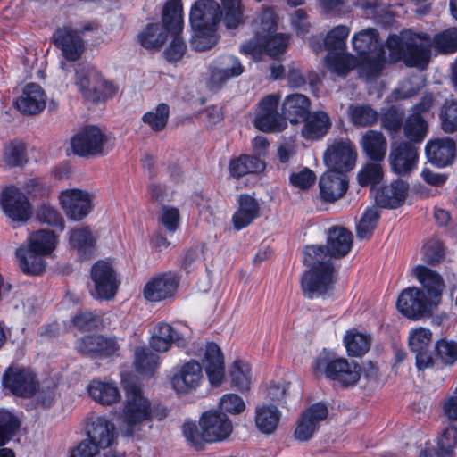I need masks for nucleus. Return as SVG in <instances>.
Segmentation results:
<instances>
[{"label":"nucleus","mask_w":457,"mask_h":457,"mask_svg":"<svg viewBox=\"0 0 457 457\" xmlns=\"http://www.w3.org/2000/svg\"><path fill=\"white\" fill-rule=\"evenodd\" d=\"M439 117L445 132L457 131V101H446L441 108Z\"/></svg>","instance_id":"nucleus-58"},{"label":"nucleus","mask_w":457,"mask_h":457,"mask_svg":"<svg viewBox=\"0 0 457 457\" xmlns=\"http://www.w3.org/2000/svg\"><path fill=\"white\" fill-rule=\"evenodd\" d=\"M352 44L361 58V74L368 79L378 77L385 63V52L378 43L377 29L368 28L355 33Z\"/></svg>","instance_id":"nucleus-8"},{"label":"nucleus","mask_w":457,"mask_h":457,"mask_svg":"<svg viewBox=\"0 0 457 457\" xmlns=\"http://www.w3.org/2000/svg\"><path fill=\"white\" fill-rule=\"evenodd\" d=\"M16 256L19 260L20 268L26 274L38 275L45 270L43 255L29 248L22 246L18 248Z\"/></svg>","instance_id":"nucleus-44"},{"label":"nucleus","mask_w":457,"mask_h":457,"mask_svg":"<svg viewBox=\"0 0 457 457\" xmlns=\"http://www.w3.org/2000/svg\"><path fill=\"white\" fill-rule=\"evenodd\" d=\"M169 118L170 106L161 103L143 114L142 122L153 132L159 133L165 129Z\"/></svg>","instance_id":"nucleus-47"},{"label":"nucleus","mask_w":457,"mask_h":457,"mask_svg":"<svg viewBox=\"0 0 457 457\" xmlns=\"http://www.w3.org/2000/svg\"><path fill=\"white\" fill-rule=\"evenodd\" d=\"M3 385L12 394L22 397H30L37 387L34 374L21 368H10L3 377Z\"/></svg>","instance_id":"nucleus-24"},{"label":"nucleus","mask_w":457,"mask_h":457,"mask_svg":"<svg viewBox=\"0 0 457 457\" xmlns=\"http://www.w3.org/2000/svg\"><path fill=\"white\" fill-rule=\"evenodd\" d=\"M357 153L353 143L348 139H335L324 153L325 164L334 171L342 173L353 169Z\"/></svg>","instance_id":"nucleus-14"},{"label":"nucleus","mask_w":457,"mask_h":457,"mask_svg":"<svg viewBox=\"0 0 457 457\" xmlns=\"http://www.w3.org/2000/svg\"><path fill=\"white\" fill-rule=\"evenodd\" d=\"M46 96L40 86L30 83L25 86L21 95L15 100L16 108L23 114L36 115L46 107Z\"/></svg>","instance_id":"nucleus-28"},{"label":"nucleus","mask_w":457,"mask_h":457,"mask_svg":"<svg viewBox=\"0 0 457 457\" xmlns=\"http://www.w3.org/2000/svg\"><path fill=\"white\" fill-rule=\"evenodd\" d=\"M396 306L405 317L419 320L437 307L436 302L427 297L425 292L418 287H408L400 294Z\"/></svg>","instance_id":"nucleus-12"},{"label":"nucleus","mask_w":457,"mask_h":457,"mask_svg":"<svg viewBox=\"0 0 457 457\" xmlns=\"http://www.w3.org/2000/svg\"><path fill=\"white\" fill-rule=\"evenodd\" d=\"M328 414V408L322 403H314L299 416L294 436L297 441L306 442L318 431L320 424Z\"/></svg>","instance_id":"nucleus-20"},{"label":"nucleus","mask_w":457,"mask_h":457,"mask_svg":"<svg viewBox=\"0 0 457 457\" xmlns=\"http://www.w3.org/2000/svg\"><path fill=\"white\" fill-rule=\"evenodd\" d=\"M418 160V148L408 142L393 145L388 155L392 171L403 176L408 175L416 168Z\"/></svg>","instance_id":"nucleus-23"},{"label":"nucleus","mask_w":457,"mask_h":457,"mask_svg":"<svg viewBox=\"0 0 457 457\" xmlns=\"http://www.w3.org/2000/svg\"><path fill=\"white\" fill-rule=\"evenodd\" d=\"M4 160L9 166H21L27 162L25 144L21 141H12L4 149Z\"/></svg>","instance_id":"nucleus-54"},{"label":"nucleus","mask_w":457,"mask_h":457,"mask_svg":"<svg viewBox=\"0 0 457 457\" xmlns=\"http://www.w3.org/2000/svg\"><path fill=\"white\" fill-rule=\"evenodd\" d=\"M392 61H403L406 66L424 69L428 64L431 48L444 54L457 51V27L448 29L431 38L411 29L393 34L386 39Z\"/></svg>","instance_id":"nucleus-2"},{"label":"nucleus","mask_w":457,"mask_h":457,"mask_svg":"<svg viewBox=\"0 0 457 457\" xmlns=\"http://www.w3.org/2000/svg\"><path fill=\"white\" fill-rule=\"evenodd\" d=\"M379 162H380L367 163L361 169L357 175L360 185L365 187L380 183L384 173L382 165Z\"/></svg>","instance_id":"nucleus-56"},{"label":"nucleus","mask_w":457,"mask_h":457,"mask_svg":"<svg viewBox=\"0 0 457 457\" xmlns=\"http://www.w3.org/2000/svg\"><path fill=\"white\" fill-rule=\"evenodd\" d=\"M160 365V357L145 347H136L134 351V367L144 376H152Z\"/></svg>","instance_id":"nucleus-45"},{"label":"nucleus","mask_w":457,"mask_h":457,"mask_svg":"<svg viewBox=\"0 0 457 457\" xmlns=\"http://www.w3.org/2000/svg\"><path fill=\"white\" fill-rule=\"evenodd\" d=\"M360 145L366 156L373 162H382L386 157L387 140L381 131H365L360 139Z\"/></svg>","instance_id":"nucleus-34"},{"label":"nucleus","mask_w":457,"mask_h":457,"mask_svg":"<svg viewBox=\"0 0 457 457\" xmlns=\"http://www.w3.org/2000/svg\"><path fill=\"white\" fill-rule=\"evenodd\" d=\"M199 426L201 429L195 422L187 421L182 427L185 438L195 449H202L205 443L222 442L233 431L231 420L217 410L204 412Z\"/></svg>","instance_id":"nucleus-5"},{"label":"nucleus","mask_w":457,"mask_h":457,"mask_svg":"<svg viewBox=\"0 0 457 457\" xmlns=\"http://www.w3.org/2000/svg\"><path fill=\"white\" fill-rule=\"evenodd\" d=\"M57 242V236L53 231L41 229L29 236L28 248L39 254L48 255L56 248Z\"/></svg>","instance_id":"nucleus-46"},{"label":"nucleus","mask_w":457,"mask_h":457,"mask_svg":"<svg viewBox=\"0 0 457 457\" xmlns=\"http://www.w3.org/2000/svg\"><path fill=\"white\" fill-rule=\"evenodd\" d=\"M437 357L446 364L457 360V344L452 341L439 340L436 345Z\"/></svg>","instance_id":"nucleus-63"},{"label":"nucleus","mask_w":457,"mask_h":457,"mask_svg":"<svg viewBox=\"0 0 457 457\" xmlns=\"http://www.w3.org/2000/svg\"><path fill=\"white\" fill-rule=\"evenodd\" d=\"M0 206L4 213L14 222H25L32 216V207L27 196L15 187L2 191Z\"/></svg>","instance_id":"nucleus-17"},{"label":"nucleus","mask_w":457,"mask_h":457,"mask_svg":"<svg viewBox=\"0 0 457 457\" xmlns=\"http://www.w3.org/2000/svg\"><path fill=\"white\" fill-rule=\"evenodd\" d=\"M59 203L69 220L80 221L93 210L94 195L81 189H66L60 193Z\"/></svg>","instance_id":"nucleus-13"},{"label":"nucleus","mask_w":457,"mask_h":457,"mask_svg":"<svg viewBox=\"0 0 457 457\" xmlns=\"http://www.w3.org/2000/svg\"><path fill=\"white\" fill-rule=\"evenodd\" d=\"M232 385L240 391H247L252 384L251 369L248 364L236 361L233 362L231 370Z\"/></svg>","instance_id":"nucleus-52"},{"label":"nucleus","mask_w":457,"mask_h":457,"mask_svg":"<svg viewBox=\"0 0 457 457\" xmlns=\"http://www.w3.org/2000/svg\"><path fill=\"white\" fill-rule=\"evenodd\" d=\"M54 45L61 49L64 58L75 62L80 58L85 51V42L78 29L71 25L58 28L53 35Z\"/></svg>","instance_id":"nucleus-21"},{"label":"nucleus","mask_w":457,"mask_h":457,"mask_svg":"<svg viewBox=\"0 0 457 457\" xmlns=\"http://www.w3.org/2000/svg\"><path fill=\"white\" fill-rule=\"evenodd\" d=\"M350 34V28L346 25H338L331 29L325 37L313 36L309 44L312 49L319 53L323 49L328 53H343L346 51V39Z\"/></svg>","instance_id":"nucleus-26"},{"label":"nucleus","mask_w":457,"mask_h":457,"mask_svg":"<svg viewBox=\"0 0 457 457\" xmlns=\"http://www.w3.org/2000/svg\"><path fill=\"white\" fill-rule=\"evenodd\" d=\"M20 427L17 418L7 411H0V447L6 445Z\"/></svg>","instance_id":"nucleus-55"},{"label":"nucleus","mask_w":457,"mask_h":457,"mask_svg":"<svg viewBox=\"0 0 457 457\" xmlns=\"http://www.w3.org/2000/svg\"><path fill=\"white\" fill-rule=\"evenodd\" d=\"M161 224L169 232H175L180 223V215L177 208L164 205L159 217Z\"/></svg>","instance_id":"nucleus-61"},{"label":"nucleus","mask_w":457,"mask_h":457,"mask_svg":"<svg viewBox=\"0 0 457 457\" xmlns=\"http://www.w3.org/2000/svg\"><path fill=\"white\" fill-rule=\"evenodd\" d=\"M303 260L311 268L302 278L303 294L314 298L327 293L334 282V267L328 251L321 245H308Z\"/></svg>","instance_id":"nucleus-4"},{"label":"nucleus","mask_w":457,"mask_h":457,"mask_svg":"<svg viewBox=\"0 0 457 457\" xmlns=\"http://www.w3.org/2000/svg\"><path fill=\"white\" fill-rule=\"evenodd\" d=\"M412 272L425 289L427 297L436 301L437 306L440 303L441 295L445 289V282L442 276L423 265L416 266Z\"/></svg>","instance_id":"nucleus-31"},{"label":"nucleus","mask_w":457,"mask_h":457,"mask_svg":"<svg viewBox=\"0 0 457 457\" xmlns=\"http://www.w3.org/2000/svg\"><path fill=\"white\" fill-rule=\"evenodd\" d=\"M76 347L84 355L109 356L119 350V345L115 339L107 338L102 335L85 336L78 341Z\"/></svg>","instance_id":"nucleus-29"},{"label":"nucleus","mask_w":457,"mask_h":457,"mask_svg":"<svg viewBox=\"0 0 457 457\" xmlns=\"http://www.w3.org/2000/svg\"><path fill=\"white\" fill-rule=\"evenodd\" d=\"M124 390L125 401L120 413L124 436H134L142 429L145 422L151 421L153 419L160 420L167 416L166 408L152 407L151 402L144 395L138 386L126 383Z\"/></svg>","instance_id":"nucleus-3"},{"label":"nucleus","mask_w":457,"mask_h":457,"mask_svg":"<svg viewBox=\"0 0 457 457\" xmlns=\"http://www.w3.org/2000/svg\"><path fill=\"white\" fill-rule=\"evenodd\" d=\"M403 130L408 143L420 144L428 135V124L423 116L411 113L403 121Z\"/></svg>","instance_id":"nucleus-42"},{"label":"nucleus","mask_w":457,"mask_h":457,"mask_svg":"<svg viewBox=\"0 0 457 457\" xmlns=\"http://www.w3.org/2000/svg\"><path fill=\"white\" fill-rule=\"evenodd\" d=\"M379 213L377 209H368L362 215L359 223L356 226L357 237L360 239L370 238L375 229Z\"/></svg>","instance_id":"nucleus-57"},{"label":"nucleus","mask_w":457,"mask_h":457,"mask_svg":"<svg viewBox=\"0 0 457 457\" xmlns=\"http://www.w3.org/2000/svg\"><path fill=\"white\" fill-rule=\"evenodd\" d=\"M203 369L199 362L190 361L179 367L171 377L172 388L179 394L196 390L203 381Z\"/></svg>","instance_id":"nucleus-22"},{"label":"nucleus","mask_w":457,"mask_h":457,"mask_svg":"<svg viewBox=\"0 0 457 457\" xmlns=\"http://www.w3.org/2000/svg\"><path fill=\"white\" fill-rule=\"evenodd\" d=\"M37 219L49 226L59 228L61 231L64 230V220L60 212L53 206L42 205L38 210Z\"/></svg>","instance_id":"nucleus-60"},{"label":"nucleus","mask_w":457,"mask_h":457,"mask_svg":"<svg viewBox=\"0 0 457 457\" xmlns=\"http://www.w3.org/2000/svg\"><path fill=\"white\" fill-rule=\"evenodd\" d=\"M162 23L149 24L138 35L140 44L147 49L160 48L167 40L166 31L179 34L183 28L182 4L180 0H169L163 7Z\"/></svg>","instance_id":"nucleus-7"},{"label":"nucleus","mask_w":457,"mask_h":457,"mask_svg":"<svg viewBox=\"0 0 457 457\" xmlns=\"http://www.w3.org/2000/svg\"><path fill=\"white\" fill-rule=\"evenodd\" d=\"M219 407L228 413L239 414L245 411V403L239 395L230 393L220 398Z\"/></svg>","instance_id":"nucleus-62"},{"label":"nucleus","mask_w":457,"mask_h":457,"mask_svg":"<svg viewBox=\"0 0 457 457\" xmlns=\"http://www.w3.org/2000/svg\"><path fill=\"white\" fill-rule=\"evenodd\" d=\"M352 243V233L344 228L336 227L328 233L326 249L330 257L340 258L349 253Z\"/></svg>","instance_id":"nucleus-39"},{"label":"nucleus","mask_w":457,"mask_h":457,"mask_svg":"<svg viewBox=\"0 0 457 457\" xmlns=\"http://www.w3.org/2000/svg\"><path fill=\"white\" fill-rule=\"evenodd\" d=\"M188 335L189 328L184 324L171 326L161 322L154 328L149 344L155 352L165 353L173 344L179 347H185Z\"/></svg>","instance_id":"nucleus-15"},{"label":"nucleus","mask_w":457,"mask_h":457,"mask_svg":"<svg viewBox=\"0 0 457 457\" xmlns=\"http://www.w3.org/2000/svg\"><path fill=\"white\" fill-rule=\"evenodd\" d=\"M356 64V59L345 52L328 53L326 57L328 69L339 76H345Z\"/></svg>","instance_id":"nucleus-50"},{"label":"nucleus","mask_w":457,"mask_h":457,"mask_svg":"<svg viewBox=\"0 0 457 457\" xmlns=\"http://www.w3.org/2000/svg\"><path fill=\"white\" fill-rule=\"evenodd\" d=\"M314 374L325 375L345 386L355 384L361 377V367L354 362H349L344 358L334 359L327 353L320 354L314 361Z\"/></svg>","instance_id":"nucleus-9"},{"label":"nucleus","mask_w":457,"mask_h":457,"mask_svg":"<svg viewBox=\"0 0 457 457\" xmlns=\"http://www.w3.org/2000/svg\"><path fill=\"white\" fill-rule=\"evenodd\" d=\"M90 397L102 405H112L120 400V394L114 382L92 380L87 386Z\"/></svg>","instance_id":"nucleus-40"},{"label":"nucleus","mask_w":457,"mask_h":457,"mask_svg":"<svg viewBox=\"0 0 457 457\" xmlns=\"http://www.w3.org/2000/svg\"><path fill=\"white\" fill-rule=\"evenodd\" d=\"M72 323L79 330H91L99 326L101 320L92 312H81L73 317Z\"/></svg>","instance_id":"nucleus-64"},{"label":"nucleus","mask_w":457,"mask_h":457,"mask_svg":"<svg viewBox=\"0 0 457 457\" xmlns=\"http://www.w3.org/2000/svg\"><path fill=\"white\" fill-rule=\"evenodd\" d=\"M457 442V428L453 425L446 427L437 440L438 457H451Z\"/></svg>","instance_id":"nucleus-53"},{"label":"nucleus","mask_w":457,"mask_h":457,"mask_svg":"<svg viewBox=\"0 0 457 457\" xmlns=\"http://www.w3.org/2000/svg\"><path fill=\"white\" fill-rule=\"evenodd\" d=\"M432 333L428 328H418L410 331L408 343L412 353L430 348Z\"/></svg>","instance_id":"nucleus-59"},{"label":"nucleus","mask_w":457,"mask_h":457,"mask_svg":"<svg viewBox=\"0 0 457 457\" xmlns=\"http://www.w3.org/2000/svg\"><path fill=\"white\" fill-rule=\"evenodd\" d=\"M202 362L210 382L212 385L220 384L225 375L224 358L216 344H206Z\"/></svg>","instance_id":"nucleus-30"},{"label":"nucleus","mask_w":457,"mask_h":457,"mask_svg":"<svg viewBox=\"0 0 457 457\" xmlns=\"http://www.w3.org/2000/svg\"><path fill=\"white\" fill-rule=\"evenodd\" d=\"M72 152L82 157L106 154L112 148L108 137L96 126L80 129L71 141Z\"/></svg>","instance_id":"nucleus-11"},{"label":"nucleus","mask_w":457,"mask_h":457,"mask_svg":"<svg viewBox=\"0 0 457 457\" xmlns=\"http://www.w3.org/2000/svg\"><path fill=\"white\" fill-rule=\"evenodd\" d=\"M347 112L351 122L357 127H370L378 120V112L369 104H352Z\"/></svg>","instance_id":"nucleus-49"},{"label":"nucleus","mask_w":457,"mask_h":457,"mask_svg":"<svg viewBox=\"0 0 457 457\" xmlns=\"http://www.w3.org/2000/svg\"><path fill=\"white\" fill-rule=\"evenodd\" d=\"M68 240L70 247L82 260L89 258L95 251L96 237L88 227L80 226L70 229Z\"/></svg>","instance_id":"nucleus-33"},{"label":"nucleus","mask_w":457,"mask_h":457,"mask_svg":"<svg viewBox=\"0 0 457 457\" xmlns=\"http://www.w3.org/2000/svg\"><path fill=\"white\" fill-rule=\"evenodd\" d=\"M261 24L254 37L241 45L240 52L247 55H257L262 53L270 57L283 54L288 46L289 37L284 33H277V20L274 12L265 10L261 15Z\"/></svg>","instance_id":"nucleus-6"},{"label":"nucleus","mask_w":457,"mask_h":457,"mask_svg":"<svg viewBox=\"0 0 457 457\" xmlns=\"http://www.w3.org/2000/svg\"><path fill=\"white\" fill-rule=\"evenodd\" d=\"M260 215V204L250 195H241L238 199V209L233 214V226L241 230L249 226Z\"/></svg>","instance_id":"nucleus-38"},{"label":"nucleus","mask_w":457,"mask_h":457,"mask_svg":"<svg viewBox=\"0 0 457 457\" xmlns=\"http://www.w3.org/2000/svg\"><path fill=\"white\" fill-rule=\"evenodd\" d=\"M301 129L302 137L310 141H317L324 137L331 127V120L328 113L317 111L310 113L303 120Z\"/></svg>","instance_id":"nucleus-35"},{"label":"nucleus","mask_w":457,"mask_h":457,"mask_svg":"<svg viewBox=\"0 0 457 457\" xmlns=\"http://www.w3.org/2000/svg\"><path fill=\"white\" fill-rule=\"evenodd\" d=\"M278 103L279 96L273 94L261 100L254 120L258 129L264 132H276L287 127V122L278 114Z\"/></svg>","instance_id":"nucleus-19"},{"label":"nucleus","mask_w":457,"mask_h":457,"mask_svg":"<svg viewBox=\"0 0 457 457\" xmlns=\"http://www.w3.org/2000/svg\"><path fill=\"white\" fill-rule=\"evenodd\" d=\"M265 163L259 157L252 155H241L233 159L229 163V170L232 176L239 178L248 173H256L263 170Z\"/></svg>","instance_id":"nucleus-48"},{"label":"nucleus","mask_w":457,"mask_h":457,"mask_svg":"<svg viewBox=\"0 0 457 457\" xmlns=\"http://www.w3.org/2000/svg\"><path fill=\"white\" fill-rule=\"evenodd\" d=\"M189 20L194 31L192 47L203 52L217 43L220 21L232 29L243 24L245 17L241 0H198L191 8Z\"/></svg>","instance_id":"nucleus-1"},{"label":"nucleus","mask_w":457,"mask_h":457,"mask_svg":"<svg viewBox=\"0 0 457 457\" xmlns=\"http://www.w3.org/2000/svg\"><path fill=\"white\" fill-rule=\"evenodd\" d=\"M280 413L276 407L263 406L256 410L255 423L258 428L265 433L275 431L279 421Z\"/></svg>","instance_id":"nucleus-51"},{"label":"nucleus","mask_w":457,"mask_h":457,"mask_svg":"<svg viewBox=\"0 0 457 457\" xmlns=\"http://www.w3.org/2000/svg\"><path fill=\"white\" fill-rule=\"evenodd\" d=\"M310 99L303 94L288 95L282 104V113L291 123H299L310 114Z\"/></svg>","instance_id":"nucleus-37"},{"label":"nucleus","mask_w":457,"mask_h":457,"mask_svg":"<svg viewBox=\"0 0 457 457\" xmlns=\"http://www.w3.org/2000/svg\"><path fill=\"white\" fill-rule=\"evenodd\" d=\"M86 431L87 437L85 440L96 446L99 452L112 447L118 438V431L114 423L103 416L91 415L88 417Z\"/></svg>","instance_id":"nucleus-16"},{"label":"nucleus","mask_w":457,"mask_h":457,"mask_svg":"<svg viewBox=\"0 0 457 457\" xmlns=\"http://www.w3.org/2000/svg\"><path fill=\"white\" fill-rule=\"evenodd\" d=\"M76 85L84 97L93 102L112 96L117 89L104 79L96 69L89 64H79L76 69Z\"/></svg>","instance_id":"nucleus-10"},{"label":"nucleus","mask_w":457,"mask_h":457,"mask_svg":"<svg viewBox=\"0 0 457 457\" xmlns=\"http://www.w3.org/2000/svg\"><path fill=\"white\" fill-rule=\"evenodd\" d=\"M372 338L369 334L358 331L355 328L347 330L343 342L350 356L361 357L370 348Z\"/></svg>","instance_id":"nucleus-43"},{"label":"nucleus","mask_w":457,"mask_h":457,"mask_svg":"<svg viewBox=\"0 0 457 457\" xmlns=\"http://www.w3.org/2000/svg\"><path fill=\"white\" fill-rule=\"evenodd\" d=\"M91 279L94 289L91 295L96 299L110 300L114 297L118 282L116 274L111 264L104 261H98L91 269Z\"/></svg>","instance_id":"nucleus-18"},{"label":"nucleus","mask_w":457,"mask_h":457,"mask_svg":"<svg viewBox=\"0 0 457 457\" xmlns=\"http://www.w3.org/2000/svg\"><path fill=\"white\" fill-rule=\"evenodd\" d=\"M243 71L244 68L237 57L224 56L211 69V81L214 84H222L231 78L241 75Z\"/></svg>","instance_id":"nucleus-41"},{"label":"nucleus","mask_w":457,"mask_h":457,"mask_svg":"<svg viewBox=\"0 0 457 457\" xmlns=\"http://www.w3.org/2000/svg\"><path fill=\"white\" fill-rule=\"evenodd\" d=\"M408 189L409 186L406 182L396 179L378 192L376 202L383 208H397L404 203Z\"/></svg>","instance_id":"nucleus-36"},{"label":"nucleus","mask_w":457,"mask_h":457,"mask_svg":"<svg viewBox=\"0 0 457 457\" xmlns=\"http://www.w3.org/2000/svg\"><path fill=\"white\" fill-rule=\"evenodd\" d=\"M179 284V277L171 272L154 277L144 287V297L150 302H161L166 300L175 295Z\"/></svg>","instance_id":"nucleus-25"},{"label":"nucleus","mask_w":457,"mask_h":457,"mask_svg":"<svg viewBox=\"0 0 457 457\" xmlns=\"http://www.w3.org/2000/svg\"><path fill=\"white\" fill-rule=\"evenodd\" d=\"M426 156L432 164L443 168L451 164L456 156V145L449 137L431 139L425 146Z\"/></svg>","instance_id":"nucleus-27"},{"label":"nucleus","mask_w":457,"mask_h":457,"mask_svg":"<svg viewBox=\"0 0 457 457\" xmlns=\"http://www.w3.org/2000/svg\"><path fill=\"white\" fill-rule=\"evenodd\" d=\"M348 187L345 176L337 171L329 170L320 179V194L323 201L333 203L341 198Z\"/></svg>","instance_id":"nucleus-32"}]
</instances>
